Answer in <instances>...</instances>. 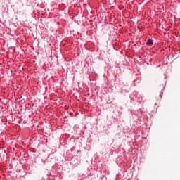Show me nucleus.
I'll return each mask as SVG.
<instances>
[{"label":"nucleus","instance_id":"obj_1","mask_svg":"<svg viewBox=\"0 0 180 180\" xmlns=\"http://www.w3.org/2000/svg\"><path fill=\"white\" fill-rule=\"evenodd\" d=\"M153 43H154V42L153 41L152 39H148V40L147 41V42H146V45H147V46H153Z\"/></svg>","mask_w":180,"mask_h":180}]
</instances>
